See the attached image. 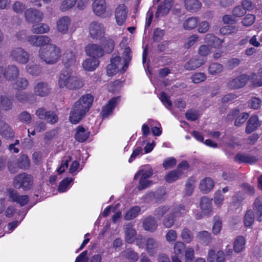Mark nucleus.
Returning a JSON list of instances; mask_svg holds the SVG:
<instances>
[{
	"mask_svg": "<svg viewBox=\"0 0 262 262\" xmlns=\"http://www.w3.org/2000/svg\"><path fill=\"white\" fill-rule=\"evenodd\" d=\"M94 100L91 94L81 96L73 105L71 111L69 120L73 124L78 123L89 111Z\"/></svg>",
	"mask_w": 262,
	"mask_h": 262,
	"instance_id": "f257e3e1",
	"label": "nucleus"
},
{
	"mask_svg": "<svg viewBox=\"0 0 262 262\" xmlns=\"http://www.w3.org/2000/svg\"><path fill=\"white\" fill-rule=\"evenodd\" d=\"M83 85L82 79L71 69L63 70L59 74L58 86L60 89L77 90L82 88Z\"/></svg>",
	"mask_w": 262,
	"mask_h": 262,
	"instance_id": "f03ea898",
	"label": "nucleus"
},
{
	"mask_svg": "<svg viewBox=\"0 0 262 262\" xmlns=\"http://www.w3.org/2000/svg\"><path fill=\"white\" fill-rule=\"evenodd\" d=\"M61 55V50L57 45L52 43L40 48L38 51L39 57L49 64H53L58 61Z\"/></svg>",
	"mask_w": 262,
	"mask_h": 262,
	"instance_id": "7ed1b4c3",
	"label": "nucleus"
},
{
	"mask_svg": "<svg viewBox=\"0 0 262 262\" xmlns=\"http://www.w3.org/2000/svg\"><path fill=\"white\" fill-rule=\"evenodd\" d=\"M13 183L16 188L29 190L33 186V179L31 175L22 173L15 177Z\"/></svg>",
	"mask_w": 262,
	"mask_h": 262,
	"instance_id": "20e7f679",
	"label": "nucleus"
},
{
	"mask_svg": "<svg viewBox=\"0 0 262 262\" xmlns=\"http://www.w3.org/2000/svg\"><path fill=\"white\" fill-rule=\"evenodd\" d=\"M30 160L26 155H21L17 159H11L8 162V168L12 173H15L18 168L27 169L30 166Z\"/></svg>",
	"mask_w": 262,
	"mask_h": 262,
	"instance_id": "39448f33",
	"label": "nucleus"
},
{
	"mask_svg": "<svg viewBox=\"0 0 262 262\" xmlns=\"http://www.w3.org/2000/svg\"><path fill=\"white\" fill-rule=\"evenodd\" d=\"M9 57L13 61L22 64H26L30 59L28 52L21 47L13 48L10 52Z\"/></svg>",
	"mask_w": 262,
	"mask_h": 262,
	"instance_id": "423d86ee",
	"label": "nucleus"
},
{
	"mask_svg": "<svg viewBox=\"0 0 262 262\" xmlns=\"http://www.w3.org/2000/svg\"><path fill=\"white\" fill-rule=\"evenodd\" d=\"M88 29L90 36L93 39L100 40L105 35V28L103 24L98 21H92Z\"/></svg>",
	"mask_w": 262,
	"mask_h": 262,
	"instance_id": "0eeeda50",
	"label": "nucleus"
},
{
	"mask_svg": "<svg viewBox=\"0 0 262 262\" xmlns=\"http://www.w3.org/2000/svg\"><path fill=\"white\" fill-rule=\"evenodd\" d=\"M92 7L93 12L97 16L104 17L108 14L105 0H93Z\"/></svg>",
	"mask_w": 262,
	"mask_h": 262,
	"instance_id": "6e6552de",
	"label": "nucleus"
},
{
	"mask_svg": "<svg viewBox=\"0 0 262 262\" xmlns=\"http://www.w3.org/2000/svg\"><path fill=\"white\" fill-rule=\"evenodd\" d=\"M27 42L33 46L43 47L52 42V39L47 35H29Z\"/></svg>",
	"mask_w": 262,
	"mask_h": 262,
	"instance_id": "1a4fd4ad",
	"label": "nucleus"
},
{
	"mask_svg": "<svg viewBox=\"0 0 262 262\" xmlns=\"http://www.w3.org/2000/svg\"><path fill=\"white\" fill-rule=\"evenodd\" d=\"M72 24L71 18L68 15L59 17L56 23L57 31L62 34H68Z\"/></svg>",
	"mask_w": 262,
	"mask_h": 262,
	"instance_id": "9d476101",
	"label": "nucleus"
},
{
	"mask_svg": "<svg viewBox=\"0 0 262 262\" xmlns=\"http://www.w3.org/2000/svg\"><path fill=\"white\" fill-rule=\"evenodd\" d=\"M51 91L49 84L43 81L37 82L34 86L33 93L35 96L45 97L48 96Z\"/></svg>",
	"mask_w": 262,
	"mask_h": 262,
	"instance_id": "9b49d317",
	"label": "nucleus"
},
{
	"mask_svg": "<svg viewBox=\"0 0 262 262\" xmlns=\"http://www.w3.org/2000/svg\"><path fill=\"white\" fill-rule=\"evenodd\" d=\"M26 19L30 23L41 21L44 17L43 13L38 10L30 8L25 12Z\"/></svg>",
	"mask_w": 262,
	"mask_h": 262,
	"instance_id": "f8f14e48",
	"label": "nucleus"
},
{
	"mask_svg": "<svg viewBox=\"0 0 262 262\" xmlns=\"http://www.w3.org/2000/svg\"><path fill=\"white\" fill-rule=\"evenodd\" d=\"M8 192L10 200L13 202H16L21 206L27 204L29 201L28 195H20L16 190L10 189Z\"/></svg>",
	"mask_w": 262,
	"mask_h": 262,
	"instance_id": "ddd939ff",
	"label": "nucleus"
},
{
	"mask_svg": "<svg viewBox=\"0 0 262 262\" xmlns=\"http://www.w3.org/2000/svg\"><path fill=\"white\" fill-rule=\"evenodd\" d=\"M127 10L124 4L119 5L115 10V18L117 24L119 25H122L125 21L127 17Z\"/></svg>",
	"mask_w": 262,
	"mask_h": 262,
	"instance_id": "4468645a",
	"label": "nucleus"
},
{
	"mask_svg": "<svg viewBox=\"0 0 262 262\" xmlns=\"http://www.w3.org/2000/svg\"><path fill=\"white\" fill-rule=\"evenodd\" d=\"M86 54L94 58L102 57L104 54V51L100 46L97 44H90L85 47Z\"/></svg>",
	"mask_w": 262,
	"mask_h": 262,
	"instance_id": "2eb2a0df",
	"label": "nucleus"
},
{
	"mask_svg": "<svg viewBox=\"0 0 262 262\" xmlns=\"http://www.w3.org/2000/svg\"><path fill=\"white\" fill-rule=\"evenodd\" d=\"M248 77L246 75H241L230 80L227 86L230 89H237L243 87L247 83Z\"/></svg>",
	"mask_w": 262,
	"mask_h": 262,
	"instance_id": "dca6fc26",
	"label": "nucleus"
},
{
	"mask_svg": "<svg viewBox=\"0 0 262 262\" xmlns=\"http://www.w3.org/2000/svg\"><path fill=\"white\" fill-rule=\"evenodd\" d=\"M119 100V97H114L110 99L107 104L104 106L101 112V116L102 118L108 117L113 113V110L116 106Z\"/></svg>",
	"mask_w": 262,
	"mask_h": 262,
	"instance_id": "f3484780",
	"label": "nucleus"
},
{
	"mask_svg": "<svg viewBox=\"0 0 262 262\" xmlns=\"http://www.w3.org/2000/svg\"><path fill=\"white\" fill-rule=\"evenodd\" d=\"M224 41V39H220L213 34H207L204 37V42L213 48H220Z\"/></svg>",
	"mask_w": 262,
	"mask_h": 262,
	"instance_id": "a211bd4d",
	"label": "nucleus"
},
{
	"mask_svg": "<svg viewBox=\"0 0 262 262\" xmlns=\"http://www.w3.org/2000/svg\"><path fill=\"white\" fill-rule=\"evenodd\" d=\"M119 56L115 54L113 55L111 59V63L107 66L106 69V73L108 76H112L119 70V66L116 64V62H119Z\"/></svg>",
	"mask_w": 262,
	"mask_h": 262,
	"instance_id": "6ab92c4d",
	"label": "nucleus"
},
{
	"mask_svg": "<svg viewBox=\"0 0 262 262\" xmlns=\"http://www.w3.org/2000/svg\"><path fill=\"white\" fill-rule=\"evenodd\" d=\"M159 246L158 242L152 237L147 239L145 247L146 250L150 256H154L158 251Z\"/></svg>",
	"mask_w": 262,
	"mask_h": 262,
	"instance_id": "aec40b11",
	"label": "nucleus"
},
{
	"mask_svg": "<svg viewBox=\"0 0 262 262\" xmlns=\"http://www.w3.org/2000/svg\"><path fill=\"white\" fill-rule=\"evenodd\" d=\"M0 135L6 139L11 138L14 136V133L11 127L2 120H0Z\"/></svg>",
	"mask_w": 262,
	"mask_h": 262,
	"instance_id": "412c9836",
	"label": "nucleus"
},
{
	"mask_svg": "<svg viewBox=\"0 0 262 262\" xmlns=\"http://www.w3.org/2000/svg\"><path fill=\"white\" fill-rule=\"evenodd\" d=\"M260 125L258 117L256 115L252 116L248 120L246 128V133L250 134L255 130Z\"/></svg>",
	"mask_w": 262,
	"mask_h": 262,
	"instance_id": "4be33fe9",
	"label": "nucleus"
},
{
	"mask_svg": "<svg viewBox=\"0 0 262 262\" xmlns=\"http://www.w3.org/2000/svg\"><path fill=\"white\" fill-rule=\"evenodd\" d=\"M62 62L67 68L74 66L76 63V56L73 51H67L62 58Z\"/></svg>",
	"mask_w": 262,
	"mask_h": 262,
	"instance_id": "5701e85b",
	"label": "nucleus"
},
{
	"mask_svg": "<svg viewBox=\"0 0 262 262\" xmlns=\"http://www.w3.org/2000/svg\"><path fill=\"white\" fill-rule=\"evenodd\" d=\"M13 103L7 96L0 95V112H8L12 109Z\"/></svg>",
	"mask_w": 262,
	"mask_h": 262,
	"instance_id": "b1692460",
	"label": "nucleus"
},
{
	"mask_svg": "<svg viewBox=\"0 0 262 262\" xmlns=\"http://www.w3.org/2000/svg\"><path fill=\"white\" fill-rule=\"evenodd\" d=\"M143 227L145 230L152 232L157 229L158 224L154 217L148 216L143 220Z\"/></svg>",
	"mask_w": 262,
	"mask_h": 262,
	"instance_id": "393cba45",
	"label": "nucleus"
},
{
	"mask_svg": "<svg viewBox=\"0 0 262 262\" xmlns=\"http://www.w3.org/2000/svg\"><path fill=\"white\" fill-rule=\"evenodd\" d=\"M200 206L204 215H209L212 212L211 201L209 198L206 196L202 198Z\"/></svg>",
	"mask_w": 262,
	"mask_h": 262,
	"instance_id": "a878e982",
	"label": "nucleus"
},
{
	"mask_svg": "<svg viewBox=\"0 0 262 262\" xmlns=\"http://www.w3.org/2000/svg\"><path fill=\"white\" fill-rule=\"evenodd\" d=\"M125 239L128 243H133L136 238V231L133 228L132 225L128 224L125 226Z\"/></svg>",
	"mask_w": 262,
	"mask_h": 262,
	"instance_id": "bb28decb",
	"label": "nucleus"
},
{
	"mask_svg": "<svg viewBox=\"0 0 262 262\" xmlns=\"http://www.w3.org/2000/svg\"><path fill=\"white\" fill-rule=\"evenodd\" d=\"M153 171L150 166H143L141 167L139 171L135 175L134 179H137L138 177L148 179L151 177Z\"/></svg>",
	"mask_w": 262,
	"mask_h": 262,
	"instance_id": "cd10ccee",
	"label": "nucleus"
},
{
	"mask_svg": "<svg viewBox=\"0 0 262 262\" xmlns=\"http://www.w3.org/2000/svg\"><path fill=\"white\" fill-rule=\"evenodd\" d=\"M5 70L6 79L8 80H13L19 76V70L16 66L10 65Z\"/></svg>",
	"mask_w": 262,
	"mask_h": 262,
	"instance_id": "c85d7f7f",
	"label": "nucleus"
},
{
	"mask_svg": "<svg viewBox=\"0 0 262 262\" xmlns=\"http://www.w3.org/2000/svg\"><path fill=\"white\" fill-rule=\"evenodd\" d=\"M214 184V182L211 178H206L200 182V190L203 193H208L213 188Z\"/></svg>",
	"mask_w": 262,
	"mask_h": 262,
	"instance_id": "c756f323",
	"label": "nucleus"
},
{
	"mask_svg": "<svg viewBox=\"0 0 262 262\" xmlns=\"http://www.w3.org/2000/svg\"><path fill=\"white\" fill-rule=\"evenodd\" d=\"M224 69V67L222 64L217 62H212L210 63L207 69L209 74L211 76H216L221 74Z\"/></svg>",
	"mask_w": 262,
	"mask_h": 262,
	"instance_id": "7c9ffc66",
	"label": "nucleus"
},
{
	"mask_svg": "<svg viewBox=\"0 0 262 262\" xmlns=\"http://www.w3.org/2000/svg\"><path fill=\"white\" fill-rule=\"evenodd\" d=\"M196 238L199 242L205 245H208L210 244L212 239L210 233L207 231H202L198 232Z\"/></svg>",
	"mask_w": 262,
	"mask_h": 262,
	"instance_id": "2f4dec72",
	"label": "nucleus"
},
{
	"mask_svg": "<svg viewBox=\"0 0 262 262\" xmlns=\"http://www.w3.org/2000/svg\"><path fill=\"white\" fill-rule=\"evenodd\" d=\"M205 60L203 59L192 58L185 65V68L187 70H193L204 64Z\"/></svg>",
	"mask_w": 262,
	"mask_h": 262,
	"instance_id": "473e14b6",
	"label": "nucleus"
},
{
	"mask_svg": "<svg viewBox=\"0 0 262 262\" xmlns=\"http://www.w3.org/2000/svg\"><path fill=\"white\" fill-rule=\"evenodd\" d=\"M99 61L95 58H87L83 61L82 67L88 71H93L96 69L99 64Z\"/></svg>",
	"mask_w": 262,
	"mask_h": 262,
	"instance_id": "72a5a7b5",
	"label": "nucleus"
},
{
	"mask_svg": "<svg viewBox=\"0 0 262 262\" xmlns=\"http://www.w3.org/2000/svg\"><path fill=\"white\" fill-rule=\"evenodd\" d=\"M229 188L228 187H225L222 190L219 189L215 192L214 201L215 205L219 207L223 205L224 200L223 193L227 192Z\"/></svg>",
	"mask_w": 262,
	"mask_h": 262,
	"instance_id": "f704fd0d",
	"label": "nucleus"
},
{
	"mask_svg": "<svg viewBox=\"0 0 262 262\" xmlns=\"http://www.w3.org/2000/svg\"><path fill=\"white\" fill-rule=\"evenodd\" d=\"M235 161L239 163L253 164L257 161V159L247 154H238L234 158Z\"/></svg>",
	"mask_w": 262,
	"mask_h": 262,
	"instance_id": "c9c22d12",
	"label": "nucleus"
},
{
	"mask_svg": "<svg viewBox=\"0 0 262 262\" xmlns=\"http://www.w3.org/2000/svg\"><path fill=\"white\" fill-rule=\"evenodd\" d=\"M89 132L82 126H78L75 135V139L80 142L85 141L89 136Z\"/></svg>",
	"mask_w": 262,
	"mask_h": 262,
	"instance_id": "e433bc0d",
	"label": "nucleus"
},
{
	"mask_svg": "<svg viewBox=\"0 0 262 262\" xmlns=\"http://www.w3.org/2000/svg\"><path fill=\"white\" fill-rule=\"evenodd\" d=\"M185 6L188 11L196 12L200 9L202 4L199 0H185Z\"/></svg>",
	"mask_w": 262,
	"mask_h": 262,
	"instance_id": "4c0bfd02",
	"label": "nucleus"
},
{
	"mask_svg": "<svg viewBox=\"0 0 262 262\" xmlns=\"http://www.w3.org/2000/svg\"><path fill=\"white\" fill-rule=\"evenodd\" d=\"M188 211V208L183 205H178L173 207L170 212L176 218L183 216Z\"/></svg>",
	"mask_w": 262,
	"mask_h": 262,
	"instance_id": "58836bf2",
	"label": "nucleus"
},
{
	"mask_svg": "<svg viewBox=\"0 0 262 262\" xmlns=\"http://www.w3.org/2000/svg\"><path fill=\"white\" fill-rule=\"evenodd\" d=\"M77 0H61L59 10L62 12H66L73 9L76 5Z\"/></svg>",
	"mask_w": 262,
	"mask_h": 262,
	"instance_id": "ea45409f",
	"label": "nucleus"
},
{
	"mask_svg": "<svg viewBox=\"0 0 262 262\" xmlns=\"http://www.w3.org/2000/svg\"><path fill=\"white\" fill-rule=\"evenodd\" d=\"M31 31L33 33L36 34H45L49 32L50 27L46 24L41 23L33 25Z\"/></svg>",
	"mask_w": 262,
	"mask_h": 262,
	"instance_id": "a19ab883",
	"label": "nucleus"
},
{
	"mask_svg": "<svg viewBox=\"0 0 262 262\" xmlns=\"http://www.w3.org/2000/svg\"><path fill=\"white\" fill-rule=\"evenodd\" d=\"M253 211L256 220L259 222L262 221V202L258 198L255 200L253 203Z\"/></svg>",
	"mask_w": 262,
	"mask_h": 262,
	"instance_id": "79ce46f5",
	"label": "nucleus"
},
{
	"mask_svg": "<svg viewBox=\"0 0 262 262\" xmlns=\"http://www.w3.org/2000/svg\"><path fill=\"white\" fill-rule=\"evenodd\" d=\"M183 172L177 169L171 170L165 176V180L168 183H172L178 180L182 175Z\"/></svg>",
	"mask_w": 262,
	"mask_h": 262,
	"instance_id": "37998d69",
	"label": "nucleus"
},
{
	"mask_svg": "<svg viewBox=\"0 0 262 262\" xmlns=\"http://www.w3.org/2000/svg\"><path fill=\"white\" fill-rule=\"evenodd\" d=\"M246 240L244 237L238 236L236 237L233 243V249L236 253H239L243 250L245 248Z\"/></svg>",
	"mask_w": 262,
	"mask_h": 262,
	"instance_id": "c03bdc74",
	"label": "nucleus"
},
{
	"mask_svg": "<svg viewBox=\"0 0 262 262\" xmlns=\"http://www.w3.org/2000/svg\"><path fill=\"white\" fill-rule=\"evenodd\" d=\"M123 56L124 64L121 69L122 73L125 71L132 58V51L129 47H126L124 49Z\"/></svg>",
	"mask_w": 262,
	"mask_h": 262,
	"instance_id": "a18cd8bd",
	"label": "nucleus"
},
{
	"mask_svg": "<svg viewBox=\"0 0 262 262\" xmlns=\"http://www.w3.org/2000/svg\"><path fill=\"white\" fill-rule=\"evenodd\" d=\"M28 73L33 76H38L41 73V68L35 64H29L26 67Z\"/></svg>",
	"mask_w": 262,
	"mask_h": 262,
	"instance_id": "49530a36",
	"label": "nucleus"
},
{
	"mask_svg": "<svg viewBox=\"0 0 262 262\" xmlns=\"http://www.w3.org/2000/svg\"><path fill=\"white\" fill-rule=\"evenodd\" d=\"M16 99L21 103L32 102L31 98H33L32 95L25 92L18 91L16 93Z\"/></svg>",
	"mask_w": 262,
	"mask_h": 262,
	"instance_id": "de8ad7c7",
	"label": "nucleus"
},
{
	"mask_svg": "<svg viewBox=\"0 0 262 262\" xmlns=\"http://www.w3.org/2000/svg\"><path fill=\"white\" fill-rule=\"evenodd\" d=\"M198 24L197 17H191L186 19L183 23V27L185 29L190 30L194 29Z\"/></svg>",
	"mask_w": 262,
	"mask_h": 262,
	"instance_id": "09e8293b",
	"label": "nucleus"
},
{
	"mask_svg": "<svg viewBox=\"0 0 262 262\" xmlns=\"http://www.w3.org/2000/svg\"><path fill=\"white\" fill-rule=\"evenodd\" d=\"M181 237L183 241L187 244L191 243L193 239L191 231L188 228H184L181 232Z\"/></svg>",
	"mask_w": 262,
	"mask_h": 262,
	"instance_id": "8fccbe9b",
	"label": "nucleus"
},
{
	"mask_svg": "<svg viewBox=\"0 0 262 262\" xmlns=\"http://www.w3.org/2000/svg\"><path fill=\"white\" fill-rule=\"evenodd\" d=\"M141 209L138 206H134L130 208L126 213L125 219L131 220L136 217L140 212Z\"/></svg>",
	"mask_w": 262,
	"mask_h": 262,
	"instance_id": "3c124183",
	"label": "nucleus"
},
{
	"mask_svg": "<svg viewBox=\"0 0 262 262\" xmlns=\"http://www.w3.org/2000/svg\"><path fill=\"white\" fill-rule=\"evenodd\" d=\"M254 221L253 211L250 209L248 210L244 218V223L246 227H250Z\"/></svg>",
	"mask_w": 262,
	"mask_h": 262,
	"instance_id": "603ef678",
	"label": "nucleus"
},
{
	"mask_svg": "<svg viewBox=\"0 0 262 262\" xmlns=\"http://www.w3.org/2000/svg\"><path fill=\"white\" fill-rule=\"evenodd\" d=\"M195 179L194 178H189L186 182L185 194L189 196L192 194L194 189Z\"/></svg>",
	"mask_w": 262,
	"mask_h": 262,
	"instance_id": "864d4df0",
	"label": "nucleus"
},
{
	"mask_svg": "<svg viewBox=\"0 0 262 262\" xmlns=\"http://www.w3.org/2000/svg\"><path fill=\"white\" fill-rule=\"evenodd\" d=\"M170 9V6L169 4H164L160 5L158 8L156 14V17L159 18L166 15L168 13Z\"/></svg>",
	"mask_w": 262,
	"mask_h": 262,
	"instance_id": "5fc2aeb1",
	"label": "nucleus"
},
{
	"mask_svg": "<svg viewBox=\"0 0 262 262\" xmlns=\"http://www.w3.org/2000/svg\"><path fill=\"white\" fill-rule=\"evenodd\" d=\"M29 85L28 80L24 77L19 78L14 83V86L19 90H25Z\"/></svg>",
	"mask_w": 262,
	"mask_h": 262,
	"instance_id": "6e6d98bb",
	"label": "nucleus"
},
{
	"mask_svg": "<svg viewBox=\"0 0 262 262\" xmlns=\"http://www.w3.org/2000/svg\"><path fill=\"white\" fill-rule=\"evenodd\" d=\"M244 199L245 197L243 193L241 191L237 192L234 194L233 197L232 204L236 207H238L241 206Z\"/></svg>",
	"mask_w": 262,
	"mask_h": 262,
	"instance_id": "4d7b16f0",
	"label": "nucleus"
},
{
	"mask_svg": "<svg viewBox=\"0 0 262 262\" xmlns=\"http://www.w3.org/2000/svg\"><path fill=\"white\" fill-rule=\"evenodd\" d=\"M176 219L177 218L174 215L171 214V212H170V213L164 217L163 224L166 228H170L174 225Z\"/></svg>",
	"mask_w": 262,
	"mask_h": 262,
	"instance_id": "13d9d810",
	"label": "nucleus"
},
{
	"mask_svg": "<svg viewBox=\"0 0 262 262\" xmlns=\"http://www.w3.org/2000/svg\"><path fill=\"white\" fill-rule=\"evenodd\" d=\"M238 29L236 26H226L220 29V32L223 35H230L236 33Z\"/></svg>",
	"mask_w": 262,
	"mask_h": 262,
	"instance_id": "bf43d9fd",
	"label": "nucleus"
},
{
	"mask_svg": "<svg viewBox=\"0 0 262 262\" xmlns=\"http://www.w3.org/2000/svg\"><path fill=\"white\" fill-rule=\"evenodd\" d=\"M191 79L193 83H199L204 81L207 79V76L204 73H195L191 76Z\"/></svg>",
	"mask_w": 262,
	"mask_h": 262,
	"instance_id": "052dcab7",
	"label": "nucleus"
},
{
	"mask_svg": "<svg viewBox=\"0 0 262 262\" xmlns=\"http://www.w3.org/2000/svg\"><path fill=\"white\" fill-rule=\"evenodd\" d=\"M124 256L128 259L135 262L138 260L139 256L138 254L131 249H127L123 252Z\"/></svg>",
	"mask_w": 262,
	"mask_h": 262,
	"instance_id": "680f3d73",
	"label": "nucleus"
},
{
	"mask_svg": "<svg viewBox=\"0 0 262 262\" xmlns=\"http://www.w3.org/2000/svg\"><path fill=\"white\" fill-rule=\"evenodd\" d=\"M71 157L70 156H64L62 160L60 166L57 169L59 174L63 172L68 167L69 162L71 161Z\"/></svg>",
	"mask_w": 262,
	"mask_h": 262,
	"instance_id": "e2e57ef3",
	"label": "nucleus"
},
{
	"mask_svg": "<svg viewBox=\"0 0 262 262\" xmlns=\"http://www.w3.org/2000/svg\"><path fill=\"white\" fill-rule=\"evenodd\" d=\"M73 180L72 178H67L64 179L60 183L59 185L58 190L60 192H65L69 186V185L71 183Z\"/></svg>",
	"mask_w": 262,
	"mask_h": 262,
	"instance_id": "0e129e2a",
	"label": "nucleus"
},
{
	"mask_svg": "<svg viewBox=\"0 0 262 262\" xmlns=\"http://www.w3.org/2000/svg\"><path fill=\"white\" fill-rule=\"evenodd\" d=\"M103 45L104 46L105 51L108 53H110L114 48V41L111 38H105Z\"/></svg>",
	"mask_w": 262,
	"mask_h": 262,
	"instance_id": "69168bd1",
	"label": "nucleus"
},
{
	"mask_svg": "<svg viewBox=\"0 0 262 262\" xmlns=\"http://www.w3.org/2000/svg\"><path fill=\"white\" fill-rule=\"evenodd\" d=\"M165 238L169 243L175 242L177 238V232L173 229L169 230L166 233Z\"/></svg>",
	"mask_w": 262,
	"mask_h": 262,
	"instance_id": "338daca9",
	"label": "nucleus"
},
{
	"mask_svg": "<svg viewBox=\"0 0 262 262\" xmlns=\"http://www.w3.org/2000/svg\"><path fill=\"white\" fill-rule=\"evenodd\" d=\"M194 250L192 247H188L185 252V262H192L194 258Z\"/></svg>",
	"mask_w": 262,
	"mask_h": 262,
	"instance_id": "774afa93",
	"label": "nucleus"
}]
</instances>
